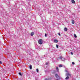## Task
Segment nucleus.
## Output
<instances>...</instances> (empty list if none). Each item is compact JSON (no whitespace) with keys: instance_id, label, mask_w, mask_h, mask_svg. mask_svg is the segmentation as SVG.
Listing matches in <instances>:
<instances>
[{"instance_id":"12","label":"nucleus","mask_w":80,"mask_h":80,"mask_svg":"<svg viewBox=\"0 0 80 80\" xmlns=\"http://www.w3.org/2000/svg\"><path fill=\"white\" fill-rule=\"evenodd\" d=\"M74 35L75 38H77V35H76V34H74Z\"/></svg>"},{"instance_id":"9","label":"nucleus","mask_w":80,"mask_h":80,"mask_svg":"<svg viewBox=\"0 0 80 80\" xmlns=\"http://www.w3.org/2000/svg\"><path fill=\"white\" fill-rule=\"evenodd\" d=\"M64 31L65 32H67V28H64Z\"/></svg>"},{"instance_id":"19","label":"nucleus","mask_w":80,"mask_h":80,"mask_svg":"<svg viewBox=\"0 0 80 80\" xmlns=\"http://www.w3.org/2000/svg\"><path fill=\"white\" fill-rule=\"evenodd\" d=\"M71 55H73V53L72 52H71Z\"/></svg>"},{"instance_id":"5","label":"nucleus","mask_w":80,"mask_h":80,"mask_svg":"<svg viewBox=\"0 0 80 80\" xmlns=\"http://www.w3.org/2000/svg\"><path fill=\"white\" fill-rule=\"evenodd\" d=\"M33 35H34V32H32L31 33V36H33Z\"/></svg>"},{"instance_id":"11","label":"nucleus","mask_w":80,"mask_h":80,"mask_svg":"<svg viewBox=\"0 0 80 80\" xmlns=\"http://www.w3.org/2000/svg\"><path fill=\"white\" fill-rule=\"evenodd\" d=\"M56 69L57 70V71L58 72V67H56Z\"/></svg>"},{"instance_id":"23","label":"nucleus","mask_w":80,"mask_h":80,"mask_svg":"<svg viewBox=\"0 0 80 80\" xmlns=\"http://www.w3.org/2000/svg\"><path fill=\"white\" fill-rule=\"evenodd\" d=\"M54 73H56V71H54Z\"/></svg>"},{"instance_id":"14","label":"nucleus","mask_w":80,"mask_h":80,"mask_svg":"<svg viewBox=\"0 0 80 80\" xmlns=\"http://www.w3.org/2000/svg\"><path fill=\"white\" fill-rule=\"evenodd\" d=\"M56 46L57 48H58V44H56Z\"/></svg>"},{"instance_id":"2","label":"nucleus","mask_w":80,"mask_h":80,"mask_svg":"<svg viewBox=\"0 0 80 80\" xmlns=\"http://www.w3.org/2000/svg\"><path fill=\"white\" fill-rule=\"evenodd\" d=\"M55 76L56 77V80H59V79H60V77L58 76L57 74H55Z\"/></svg>"},{"instance_id":"1","label":"nucleus","mask_w":80,"mask_h":80,"mask_svg":"<svg viewBox=\"0 0 80 80\" xmlns=\"http://www.w3.org/2000/svg\"><path fill=\"white\" fill-rule=\"evenodd\" d=\"M66 76H67L66 78H65L66 80H68L69 79V77H71L72 76V74H70L69 72H68V73H67L66 74Z\"/></svg>"},{"instance_id":"10","label":"nucleus","mask_w":80,"mask_h":80,"mask_svg":"<svg viewBox=\"0 0 80 80\" xmlns=\"http://www.w3.org/2000/svg\"><path fill=\"white\" fill-rule=\"evenodd\" d=\"M72 24H74V23H75V22H74V21L73 20H72Z\"/></svg>"},{"instance_id":"20","label":"nucleus","mask_w":80,"mask_h":80,"mask_svg":"<svg viewBox=\"0 0 80 80\" xmlns=\"http://www.w3.org/2000/svg\"><path fill=\"white\" fill-rule=\"evenodd\" d=\"M0 63L1 64H2V61H0Z\"/></svg>"},{"instance_id":"4","label":"nucleus","mask_w":80,"mask_h":80,"mask_svg":"<svg viewBox=\"0 0 80 80\" xmlns=\"http://www.w3.org/2000/svg\"><path fill=\"white\" fill-rule=\"evenodd\" d=\"M54 43H58V40H57V39H54Z\"/></svg>"},{"instance_id":"3","label":"nucleus","mask_w":80,"mask_h":80,"mask_svg":"<svg viewBox=\"0 0 80 80\" xmlns=\"http://www.w3.org/2000/svg\"><path fill=\"white\" fill-rule=\"evenodd\" d=\"M38 42L40 45H42V44H43V41H42V39H39L38 41Z\"/></svg>"},{"instance_id":"15","label":"nucleus","mask_w":80,"mask_h":80,"mask_svg":"<svg viewBox=\"0 0 80 80\" xmlns=\"http://www.w3.org/2000/svg\"><path fill=\"white\" fill-rule=\"evenodd\" d=\"M36 71L37 72H38V69H36Z\"/></svg>"},{"instance_id":"18","label":"nucleus","mask_w":80,"mask_h":80,"mask_svg":"<svg viewBox=\"0 0 80 80\" xmlns=\"http://www.w3.org/2000/svg\"><path fill=\"white\" fill-rule=\"evenodd\" d=\"M58 34L59 35V36H61V35H60V33H58Z\"/></svg>"},{"instance_id":"17","label":"nucleus","mask_w":80,"mask_h":80,"mask_svg":"<svg viewBox=\"0 0 80 80\" xmlns=\"http://www.w3.org/2000/svg\"><path fill=\"white\" fill-rule=\"evenodd\" d=\"M72 65H74L75 64V62H72Z\"/></svg>"},{"instance_id":"22","label":"nucleus","mask_w":80,"mask_h":80,"mask_svg":"<svg viewBox=\"0 0 80 80\" xmlns=\"http://www.w3.org/2000/svg\"><path fill=\"white\" fill-rule=\"evenodd\" d=\"M45 36L47 37V33L45 34Z\"/></svg>"},{"instance_id":"7","label":"nucleus","mask_w":80,"mask_h":80,"mask_svg":"<svg viewBox=\"0 0 80 80\" xmlns=\"http://www.w3.org/2000/svg\"><path fill=\"white\" fill-rule=\"evenodd\" d=\"M71 2L72 3H75V1H74V0H72Z\"/></svg>"},{"instance_id":"24","label":"nucleus","mask_w":80,"mask_h":80,"mask_svg":"<svg viewBox=\"0 0 80 80\" xmlns=\"http://www.w3.org/2000/svg\"><path fill=\"white\" fill-rule=\"evenodd\" d=\"M46 80H48V79H46Z\"/></svg>"},{"instance_id":"16","label":"nucleus","mask_w":80,"mask_h":80,"mask_svg":"<svg viewBox=\"0 0 80 80\" xmlns=\"http://www.w3.org/2000/svg\"><path fill=\"white\" fill-rule=\"evenodd\" d=\"M59 67H62V65L60 64L59 66Z\"/></svg>"},{"instance_id":"21","label":"nucleus","mask_w":80,"mask_h":80,"mask_svg":"<svg viewBox=\"0 0 80 80\" xmlns=\"http://www.w3.org/2000/svg\"><path fill=\"white\" fill-rule=\"evenodd\" d=\"M46 65H48V62H46Z\"/></svg>"},{"instance_id":"8","label":"nucleus","mask_w":80,"mask_h":80,"mask_svg":"<svg viewBox=\"0 0 80 80\" xmlns=\"http://www.w3.org/2000/svg\"><path fill=\"white\" fill-rule=\"evenodd\" d=\"M29 68H30V69H32V65H29Z\"/></svg>"},{"instance_id":"6","label":"nucleus","mask_w":80,"mask_h":80,"mask_svg":"<svg viewBox=\"0 0 80 80\" xmlns=\"http://www.w3.org/2000/svg\"><path fill=\"white\" fill-rule=\"evenodd\" d=\"M59 59L60 60H62L63 58V57L62 56H60V57H58Z\"/></svg>"},{"instance_id":"13","label":"nucleus","mask_w":80,"mask_h":80,"mask_svg":"<svg viewBox=\"0 0 80 80\" xmlns=\"http://www.w3.org/2000/svg\"><path fill=\"white\" fill-rule=\"evenodd\" d=\"M19 75H20V76H22V73H21V72H19Z\"/></svg>"}]
</instances>
